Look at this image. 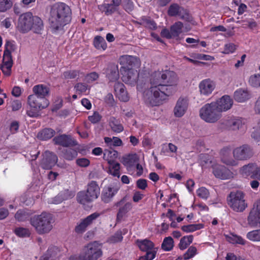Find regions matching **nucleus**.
Returning <instances> with one entry per match:
<instances>
[{"label": "nucleus", "mask_w": 260, "mask_h": 260, "mask_svg": "<svg viewBox=\"0 0 260 260\" xmlns=\"http://www.w3.org/2000/svg\"><path fill=\"white\" fill-rule=\"evenodd\" d=\"M247 221L248 224L251 226L260 224V201L254 205L248 216Z\"/></svg>", "instance_id": "nucleus-17"}, {"label": "nucleus", "mask_w": 260, "mask_h": 260, "mask_svg": "<svg viewBox=\"0 0 260 260\" xmlns=\"http://www.w3.org/2000/svg\"><path fill=\"white\" fill-rule=\"evenodd\" d=\"M77 200L79 203L85 205L87 203L92 202L87 193L84 191L79 192L77 195Z\"/></svg>", "instance_id": "nucleus-48"}, {"label": "nucleus", "mask_w": 260, "mask_h": 260, "mask_svg": "<svg viewBox=\"0 0 260 260\" xmlns=\"http://www.w3.org/2000/svg\"><path fill=\"white\" fill-rule=\"evenodd\" d=\"M30 222L38 234L43 235L52 230L54 219L51 214L44 212L32 217Z\"/></svg>", "instance_id": "nucleus-5"}, {"label": "nucleus", "mask_w": 260, "mask_h": 260, "mask_svg": "<svg viewBox=\"0 0 260 260\" xmlns=\"http://www.w3.org/2000/svg\"><path fill=\"white\" fill-rule=\"evenodd\" d=\"M57 156L50 151H45L41 162V166L44 169L49 170L54 167L57 162Z\"/></svg>", "instance_id": "nucleus-18"}, {"label": "nucleus", "mask_w": 260, "mask_h": 260, "mask_svg": "<svg viewBox=\"0 0 260 260\" xmlns=\"http://www.w3.org/2000/svg\"><path fill=\"white\" fill-rule=\"evenodd\" d=\"M139 161V157L136 154H129L123 156L121 162L128 171L132 172L135 169V166Z\"/></svg>", "instance_id": "nucleus-23"}, {"label": "nucleus", "mask_w": 260, "mask_h": 260, "mask_svg": "<svg viewBox=\"0 0 260 260\" xmlns=\"http://www.w3.org/2000/svg\"><path fill=\"white\" fill-rule=\"evenodd\" d=\"M75 88L77 92L81 94H86L89 90V88L86 85L81 83L77 84Z\"/></svg>", "instance_id": "nucleus-61"}, {"label": "nucleus", "mask_w": 260, "mask_h": 260, "mask_svg": "<svg viewBox=\"0 0 260 260\" xmlns=\"http://www.w3.org/2000/svg\"><path fill=\"white\" fill-rule=\"evenodd\" d=\"M213 103L216 105V107L220 114L222 112L230 110L233 105L232 99L228 95L222 96Z\"/></svg>", "instance_id": "nucleus-19"}, {"label": "nucleus", "mask_w": 260, "mask_h": 260, "mask_svg": "<svg viewBox=\"0 0 260 260\" xmlns=\"http://www.w3.org/2000/svg\"><path fill=\"white\" fill-rule=\"evenodd\" d=\"M77 155V152L72 148H67L64 150L63 157L67 160H71L75 158Z\"/></svg>", "instance_id": "nucleus-53"}, {"label": "nucleus", "mask_w": 260, "mask_h": 260, "mask_svg": "<svg viewBox=\"0 0 260 260\" xmlns=\"http://www.w3.org/2000/svg\"><path fill=\"white\" fill-rule=\"evenodd\" d=\"M59 250L56 247L49 248L39 260H56L59 256Z\"/></svg>", "instance_id": "nucleus-30"}, {"label": "nucleus", "mask_w": 260, "mask_h": 260, "mask_svg": "<svg viewBox=\"0 0 260 260\" xmlns=\"http://www.w3.org/2000/svg\"><path fill=\"white\" fill-rule=\"evenodd\" d=\"M193 236L188 235L182 237L180 241L179 247L181 250H184L189 246L193 241Z\"/></svg>", "instance_id": "nucleus-47"}, {"label": "nucleus", "mask_w": 260, "mask_h": 260, "mask_svg": "<svg viewBox=\"0 0 260 260\" xmlns=\"http://www.w3.org/2000/svg\"><path fill=\"white\" fill-rule=\"evenodd\" d=\"M132 204L127 202L121 206L118 210L117 214V218L118 220H120L123 217L132 209Z\"/></svg>", "instance_id": "nucleus-41"}, {"label": "nucleus", "mask_w": 260, "mask_h": 260, "mask_svg": "<svg viewBox=\"0 0 260 260\" xmlns=\"http://www.w3.org/2000/svg\"><path fill=\"white\" fill-rule=\"evenodd\" d=\"M118 153L114 150L105 149L103 154V158L107 161L108 164L115 162V159L118 157Z\"/></svg>", "instance_id": "nucleus-34"}, {"label": "nucleus", "mask_w": 260, "mask_h": 260, "mask_svg": "<svg viewBox=\"0 0 260 260\" xmlns=\"http://www.w3.org/2000/svg\"><path fill=\"white\" fill-rule=\"evenodd\" d=\"M99 9L106 15H111L117 11L118 8L112 4H103L98 6Z\"/></svg>", "instance_id": "nucleus-32"}, {"label": "nucleus", "mask_w": 260, "mask_h": 260, "mask_svg": "<svg viewBox=\"0 0 260 260\" xmlns=\"http://www.w3.org/2000/svg\"><path fill=\"white\" fill-rule=\"evenodd\" d=\"M246 238L253 242L260 241V229L248 232L246 235Z\"/></svg>", "instance_id": "nucleus-50"}, {"label": "nucleus", "mask_w": 260, "mask_h": 260, "mask_svg": "<svg viewBox=\"0 0 260 260\" xmlns=\"http://www.w3.org/2000/svg\"><path fill=\"white\" fill-rule=\"evenodd\" d=\"M152 76L156 80L160 81L163 85H165L167 87H171L173 93L176 91L178 78L175 72L171 71H157L155 72Z\"/></svg>", "instance_id": "nucleus-7"}, {"label": "nucleus", "mask_w": 260, "mask_h": 260, "mask_svg": "<svg viewBox=\"0 0 260 260\" xmlns=\"http://www.w3.org/2000/svg\"><path fill=\"white\" fill-rule=\"evenodd\" d=\"M74 196V192L69 190H66L59 193L54 198L52 199L51 201H49V202L51 204H58L61 203L64 200L72 198Z\"/></svg>", "instance_id": "nucleus-29"}, {"label": "nucleus", "mask_w": 260, "mask_h": 260, "mask_svg": "<svg viewBox=\"0 0 260 260\" xmlns=\"http://www.w3.org/2000/svg\"><path fill=\"white\" fill-rule=\"evenodd\" d=\"M203 228V225L202 224H193L183 225L181 227V230L185 233H191Z\"/></svg>", "instance_id": "nucleus-52"}, {"label": "nucleus", "mask_w": 260, "mask_h": 260, "mask_svg": "<svg viewBox=\"0 0 260 260\" xmlns=\"http://www.w3.org/2000/svg\"><path fill=\"white\" fill-rule=\"evenodd\" d=\"M27 103L29 108L27 110V114L30 117L38 116L40 111L47 108L49 105V102L46 99L40 98L33 94L28 96Z\"/></svg>", "instance_id": "nucleus-6"}, {"label": "nucleus", "mask_w": 260, "mask_h": 260, "mask_svg": "<svg viewBox=\"0 0 260 260\" xmlns=\"http://www.w3.org/2000/svg\"><path fill=\"white\" fill-rule=\"evenodd\" d=\"M93 45L96 49L101 51L105 50L107 47V43L104 38L99 36L94 38Z\"/></svg>", "instance_id": "nucleus-38"}, {"label": "nucleus", "mask_w": 260, "mask_h": 260, "mask_svg": "<svg viewBox=\"0 0 260 260\" xmlns=\"http://www.w3.org/2000/svg\"><path fill=\"white\" fill-rule=\"evenodd\" d=\"M104 141L107 146L110 148L121 146L123 145L122 140L116 137H113L112 138L105 137Z\"/></svg>", "instance_id": "nucleus-37"}, {"label": "nucleus", "mask_w": 260, "mask_h": 260, "mask_svg": "<svg viewBox=\"0 0 260 260\" xmlns=\"http://www.w3.org/2000/svg\"><path fill=\"white\" fill-rule=\"evenodd\" d=\"M150 84V87L144 91L143 98L145 102L151 106L162 104L164 101L173 93L171 87L163 85L160 81L156 80L152 75Z\"/></svg>", "instance_id": "nucleus-2"}, {"label": "nucleus", "mask_w": 260, "mask_h": 260, "mask_svg": "<svg viewBox=\"0 0 260 260\" xmlns=\"http://www.w3.org/2000/svg\"><path fill=\"white\" fill-rule=\"evenodd\" d=\"M55 135V131L51 128H45L39 133L37 135L38 139L41 140H47L51 139Z\"/></svg>", "instance_id": "nucleus-36"}, {"label": "nucleus", "mask_w": 260, "mask_h": 260, "mask_svg": "<svg viewBox=\"0 0 260 260\" xmlns=\"http://www.w3.org/2000/svg\"><path fill=\"white\" fill-rule=\"evenodd\" d=\"M17 27L22 33L27 32L32 29L35 33L41 34L44 25L40 17L34 16L31 12H26L19 16Z\"/></svg>", "instance_id": "nucleus-3"}, {"label": "nucleus", "mask_w": 260, "mask_h": 260, "mask_svg": "<svg viewBox=\"0 0 260 260\" xmlns=\"http://www.w3.org/2000/svg\"><path fill=\"white\" fill-rule=\"evenodd\" d=\"M102 244L97 241L90 242L82 248L79 255H73L69 260H98L103 255Z\"/></svg>", "instance_id": "nucleus-4"}, {"label": "nucleus", "mask_w": 260, "mask_h": 260, "mask_svg": "<svg viewBox=\"0 0 260 260\" xmlns=\"http://www.w3.org/2000/svg\"><path fill=\"white\" fill-rule=\"evenodd\" d=\"M34 92L33 95H36L40 98H45L47 96L50 91L49 88L44 84H39L35 85L32 88Z\"/></svg>", "instance_id": "nucleus-28"}, {"label": "nucleus", "mask_w": 260, "mask_h": 260, "mask_svg": "<svg viewBox=\"0 0 260 260\" xmlns=\"http://www.w3.org/2000/svg\"><path fill=\"white\" fill-rule=\"evenodd\" d=\"M216 104L212 102L203 106L200 110V116L205 121L214 123L217 121L221 116L217 110Z\"/></svg>", "instance_id": "nucleus-8"}, {"label": "nucleus", "mask_w": 260, "mask_h": 260, "mask_svg": "<svg viewBox=\"0 0 260 260\" xmlns=\"http://www.w3.org/2000/svg\"><path fill=\"white\" fill-rule=\"evenodd\" d=\"M221 162L227 166H235L238 165L237 160L231 156V149L229 147L223 148L220 152Z\"/></svg>", "instance_id": "nucleus-21"}, {"label": "nucleus", "mask_w": 260, "mask_h": 260, "mask_svg": "<svg viewBox=\"0 0 260 260\" xmlns=\"http://www.w3.org/2000/svg\"><path fill=\"white\" fill-rule=\"evenodd\" d=\"M11 53L8 49L4 51L2 64H10L13 65Z\"/></svg>", "instance_id": "nucleus-55"}, {"label": "nucleus", "mask_w": 260, "mask_h": 260, "mask_svg": "<svg viewBox=\"0 0 260 260\" xmlns=\"http://www.w3.org/2000/svg\"><path fill=\"white\" fill-rule=\"evenodd\" d=\"M122 5L123 9L127 12H132L134 8V4L132 0H123Z\"/></svg>", "instance_id": "nucleus-60"}, {"label": "nucleus", "mask_w": 260, "mask_h": 260, "mask_svg": "<svg viewBox=\"0 0 260 260\" xmlns=\"http://www.w3.org/2000/svg\"><path fill=\"white\" fill-rule=\"evenodd\" d=\"M86 192L93 201L99 197L100 193V188L96 182L91 181L88 184Z\"/></svg>", "instance_id": "nucleus-26"}, {"label": "nucleus", "mask_w": 260, "mask_h": 260, "mask_svg": "<svg viewBox=\"0 0 260 260\" xmlns=\"http://www.w3.org/2000/svg\"><path fill=\"white\" fill-rule=\"evenodd\" d=\"M107 77L111 82H114L119 79V71L117 66H112L107 73Z\"/></svg>", "instance_id": "nucleus-45"}, {"label": "nucleus", "mask_w": 260, "mask_h": 260, "mask_svg": "<svg viewBox=\"0 0 260 260\" xmlns=\"http://www.w3.org/2000/svg\"><path fill=\"white\" fill-rule=\"evenodd\" d=\"M235 160H243L251 157L253 152L251 148L247 145H243L235 148L233 152Z\"/></svg>", "instance_id": "nucleus-15"}, {"label": "nucleus", "mask_w": 260, "mask_h": 260, "mask_svg": "<svg viewBox=\"0 0 260 260\" xmlns=\"http://www.w3.org/2000/svg\"><path fill=\"white\" fill-rule=\"evenodd\" d=\"M254 167L255 164H249L245 165L240 168V173L244 177H247L250 176L251 177Z\"/></svg>", "instance_id": "nucleus-40"}, {"label": "nucleus", "mask_w": 260, "mask_h": 260, "mask_svg": "<svg viewBox=\"0 0 260 260\" xmlns=\"http://www.w3.org/2000/svg\"><path fill=\"white\" fill-rule=\"evenodd\" d=\"M80 72L76 70L69 71L63 73V77L65 79H75L80 76Z\"/></svg>", "instance_id": "nucleus-57"}, {"label": "nucleus", "mask_w": 260, "mask_h": 260, "mask_svg": "<svg viewBox=\"0 0 260 260\" xmlns=\"http://www.w3.org/2000/svg\"><path fill=\"white\" fill-rule=\"evenodd\" d=\"M212 172L216 178L222 180L230 179L234 176V174L230 170L217 162L212 165Z\"/></svg>", "instance_id": "nucleus-10"}, {"label": "nucleus", "mask_w": 260, "mask_h": 260, "mask_svg": "<svg viewBox=\"0 0 260 260\" xmlns=\"http://www.w3.org/2000/svg\"><path fill=\"white\" fill-rule=\"evenodd\" d=\"M100 215L98 212H94L86 217L81 219L77 223L75 228L76 233L82 234L90 226Z\"/></svg>", "instance_id": "nucleus-11"}, {"label": "nucleus", "mask_w": 260, "mask_h": 260, "mask_svg": "<svg viewBox=\"0 0 260 260\" xmlns=\"http://www.w3.org/2000/svg\"><path fill=\"white\" fill-rule=\"evenodd\" d=\"M216 87V82L210 78L204 79L199 84V89L200 94L206 96L211 94L215 89Z\"/></svg>", "instance_id": "nucleus-14"}, {"label": "nucleus", "mask_w": 260, "mask_h": 260, "mask_svg": "<svg viewBox=\"0 0 260 260\" xmlns=\"http://www.w3.org/2000/svg\"><path fill=\"white\" fill-rule=\"evenodd\" d=\"M244 198L241 191L232 192L228 199V204L234 211L243 212L247 206Z\"/></svg>", "instance_id": "nucleus-9"}, {"label": "nucleus", "mask_w": 260, "mask_h": 260, "mask_svg": "<svg viewBox=\"0 0 260 260\" xmlns=\"http://www.w3.org/2000/svg\"><path fill=\"white\" fill-rule=\"evenodd\" d=\"M251 97L250 93L247 89L239 88L234 93V99L238 102L243 103Z\"/></svg>", "instance_id": "nucleus-27"}, {"label": "nucleus", "mask_w": 260, "mask_h": 260, "mask_svg": "<svg viewBox=\"0 0 260 260\" xmlns=\"http://www.w3.org/2000/svg\"><path fill=\"white\" fill-rule=\"evenodd\" d=\"M197 253V249L194 246H190L183 254L179 256L176 260H187L193 257Z\"/></svg>", "instance_id": "nucleus-43"}, {"label": "nucleus", "mask_w": 260, "mask_h": 260, "mask_svg": "<svg viewBox=\"0 0 260 260\" xmlns=\"http://www.w3.org/2000/svg\"><path fill=\"white\" fill-rule=\"evenodd\" d=\"M119 62L123 68L128 69H133V68H139L141 63L140 60L136 57L124 55L119 58Z\"/></svg>", "instance_id": "nucleus-16"}, {"label": "nucleus", "mask_w": 260, "mask_h": 260, "mask_svg": "<svg viewBox=\"0 0 260 260\" xmlns=\"http://www.w3.org/2000/svg\"><path fill=\"white\" fill-rule=\"evenodd\" d=\"M199 163L203 167H211L216 161L207 154H201L199 156Z\"/></svg>", "instance_id": "nucleus-31"}, {"label": "nucleus", "mask_w": 260, "mask_h": 260, "mask_svg": "<svg viewBox=\"0 0 260 260\" xmlns=\"http://www.w3.org/2000/svg\"><path fill=\"white\" fill-rule=\"evenodd\" d=\"M174 247V240L171 237L165 238L161 244V247L165 251L171 250Z\"/></svg>", "instance_id": "nucleus-51"}, {"label": "nucleus", "mask_w": 260, "mask_h": 260, "mask_svg": "<svg viewBox=\"0 0 260 260\" xmlns=\"http://www.w3.org/2000/svg\"><path fill=\"white\" fill-rule=\"evenodd\" d=\"M246 123V120L239 117H229L223 122V124L229 130L237 131L241 129Z\"/></svg>", "instance_id": "nucleus-13"}, {"label": "nucleus", "mask_w": 260, "mask_h": 260, "mask_svg": "<svg viewBox=\"0 0 260 260\" xmlns=\"http://www.w3.org/2000/svg\"><path fill=\"white\" fill-rule=\"evenodd\" d=\"M139 73L136 70L128 69L123 75L122 80L126 84H135L138 80Z\"/></svg>", "instance_id": "nucleus-25"}, {"label": "nucleus", "mask_w": 260, "mask_h": 260, "mask_svg": "<svg viewBox=\"0 0 260 260\" xmlns=\"http://www.w3.org/2000/svg\"><path fill=\"white\" fill-rule=\"evenodd\" d=\"M114 91L116 97L120 101L125 102L129 100V96L123 84L119 82L115 83Z\"/></svg>", "instance_id": "nucleus-24"}, {"label": "nucleus", "mask_w": 260, "mask_h": 260, "mask_svg": "<svg viewBox=\"0 0 260 260\" xmlns=\"http://www.w3.org/2000/svg\"><path fill=\"white\" fill-rule=\"evenodd\" d=\"M12 64H2L1 66V69L6 76H9L11 74V69L12 67Z\"/></svg>", "instance_id": "nucleus-63"}, {"label": "nucleus", "mask_w": 260, "mask_h": 260, "mask_svg": "<svg viewBox=\"0 0 260 260\" xmlns=\"http://www.w3.org/2000/svg\"><path fill=\"white\" fill-rule=\"evenodd\" d=\"M248 84L252 87L257 88L260 87V73L251 75L248 80Z\"/></svg>", "instance_id": "nucleus-39"}, {"label": "nucleus", "mask_w": 260, "mask_h": 260, "mask_svg": "<svg viewBox=\"0 0 260 260\" xmlns=\"http://www.w3.org/2000/svg\"><path fill=\"white\" fill-rule=\"evenodd\" d=\"M122 238L121 232H117L109 239L108 242L111 243H117L121 241Z\"/></svg>", "instance_id": "nucleus-64"}, {"label": "nucleus", "mask_w": 260, "mask_h": 260, "mask_svg": "<svg viewBox=\"0 0 260 260\" xmlns=\"http://www.w3.org/2000/svg\"><path fill=\"white\" fill-rule=\"evenodd\" d=\"M236 49V46L232 43H228L224 45V50L221 52L223 54L233 53Z\"/></svg>", "instance_id": "nucleus-59"}, {"label": "nucleus", "mask_w": 260, "mask_h": 260, "mask_svg": "<svg viewBox=\"0 0 260 260\" xmlns=\"http://www.w3.org/2000/svg\"><path fill=\"white\" fill-rule=\"evenodd\" d=\"M15 234L20 237H29L30 233L28 229L24 228H17L15 229Z\"/></svg>", "instance_id": "nucleus-54"}, {"label": "nucleus", "mask_w": 260, "mask_h": 260, "mask_svg": "<svg viewBox=\"0 0 260 260\" xmlns=\"http://www.w3.org/2000/svg\"><path fill=\"white\" fill-rule=\"evenodd\" d=\"M109 125L111 129L117 133H119L124 129L123 126L121 123L120 121L114 117H112L110 119Z\"/></svg>", "instance_id": "nucleus-35"}, {"label": "nucleus", "mask_w": 260, "mask_h": 260, "mask_svg": "<svg viewBox=\"0 0 260 260\" xmlns=\"http://www.w3.org/2000/svg\"><path fill=\"white\" fill-rule=\"evenodd\" d=\"M53 141L55 144L68 146L71 144V139L69 136L63 135L55 137Z\"/></svg>", "instance_id": "nucleus-42"}, {"label": "nucleus", "mask_w": 260, "mask_h": 260, "mask_svg": "<svg viewBox=\"0 0 260 260\" xmlns=\"http://www.w3.org/2000/svg\"><path fill=\"white\" fill-rule=\"evenodd\" d=\"M136 244L141 251L146 252L148 256L151 258H155L157 248L155 247L152 241L147 239L137 240Z\"/></svg>", "instance_id": "nucleus-12"}, {"label": "nucleus", "mask_w": 260, "mask_h": 260, "mask_svg": "<svg viewBox=\"0 0 260 260\" xmlns=\"http://www.w3.org/2000/svg\"><path fill=\"white\" fill-rule=\"evenodd\" d=\"M183 9L176 4L171 5L168 11V15L170 16H180Z\"/></svg>", "instance_id": "nucleus-46"}, {"label": "nucleus", "mask_w": 260, "mask_h": 260, "mask_svg": "<svg viewBox=\"0 0 260 260\" xmlns=\"http://www.w3.org/2000/svg\"><path fill=\"white\" fill-rule=\"evenodd\" d=\"M197 194L200 198L204 200H207L209 196L210 193L206 188L202 187L197 189Z\"/></svg>", "instance_id": "nucleus-56"}, {"label": "nucleus", "mask_w": 260, "mask_h": 260, "mask_svg": "<svg viewBox=\"0 0 260 260\" xmlns=\"http://www.w3.org/2000/svg\"><path fill=\"white\" fill-rule=\"evenodd\" d=\"M107 172L114 177L119 178L120 177V165L119 163L115 161L108 164Z\"/></svg>", "instance_id": "nucleus-33"}, {"label": "nucleus", "mask_w": 260, "mask_h": 260, "mask_svg": "<svg viewBox=\"0 0 260 260\" xmlns=\"http://www.w3.org/2000/svg\"><path fill=\"white\" fill-rule=\"evenodd\" d=\"M183 23L178 21L174 23L170 28L172 36L173 38H176L182 32Z\"/></svg>", "instance_id": "nucleus-44"}, {"label": "nucleus", "mask_w": 260, "mask_h": 260, "mask_svg": "<svg viewBox=\"0 0 260 260\" xmlns=\"http://www.w3.org/2000/svg\"><path fill=\"white\" fill-rule=\"evenodd\" d=\"M118 190L119 188L114 185L105 186L102 192V200L105 203H109L117 193Z\"/></svg>", "instance_id": "nucleus-22"}, {"label": "nucleus", "mask_w": 260, "mask_h": 260, "mask_svg": "<svg viewBox=\"0 0 260 260\" xmlns=\"http://www.w3.org/2000/svg\"><path fill=\"white\" fill-rule=\"evenodd\" d=\"M188 107V100L186 98H180L174 108V114L176 117H181L186 113Z\"/></svg>", "instance_id": "nucleus-20"}, {"label": "nucleus", "mask_w": 260, "mask_h": 260, "mask_svg": "<svg viewBox=\"0 0 260 260\" xmlns=\"http://www.w3.org/2000/svg\"><path fill=\"white\" fill-rule=\"evenodd\" d=\"M251 137L255 140L258 141L260 139V118L258 119L256 125L253 127Z\"/></svg>", "instance_id": "nucleus-58"}, {"label": "nucleus", "mask_w": 260, "mask_h": 260, "mask_svg": "<svg viewBox=\"0 0 260 260\" xmlns=\"http://www.w3.org/2000/svg\"><path fill=\"white\" fill-rule=\"evenodd\" d=\"M226 240L232 244L244 245L246 242L241 237L233 234L226 236Z\"/></svg>", "instance_id": "nucleus-49"}, {"label": "nucleus", "mask_w": 260, "mask_h": 260, "mask_svg": "<svg viewBox=\"0 0 260 260\" xmlns=\"http://www.w3.org/2000/svg\"><path fill=\"white\" fill-rule=\"evenodd\" d=\"M12 5L10 0H0V11L5 12L9 9Z\"/></svg>", "instance_id": "nucleus-62"}, {"label": "nucleus", "mask_w": 260, "mask_h": 260, "mask_svg": "<svg viewBox=\"0 0 260 260\" xmlns=\"http://www.w3.org/2000/svg\"><path fill=\"white\" fill-rule=\"evenodd\" d=\"M72 19V10L64 3L58 2L50 7L49 22L52 32H56L63 29Z\"/></svg>", "instance_id": "nucleus-1"}]
</instances>
